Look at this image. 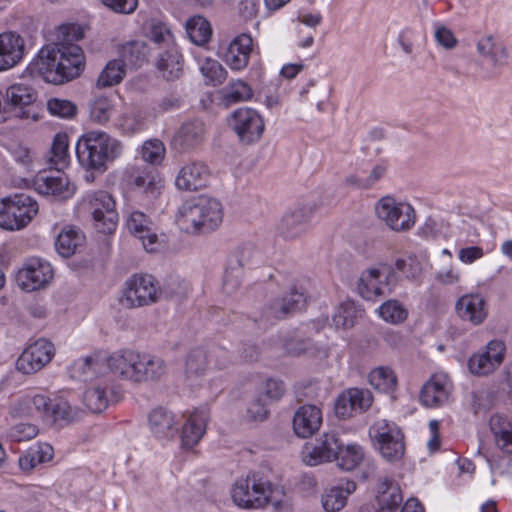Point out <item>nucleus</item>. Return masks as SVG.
<instances>
[{"label":"nucleus","mask_w":512,"mask_h":512,"mask_svg":"<svg viewBox=\"0 0 512 512\" xmlns=\"http://www.w3.org/2000/svg\"><path fill=\"white\" fill-rule=\"evenodd\" d=\"M157 68L168 81L180 78L183 74V59L176 46L166 49L157 61Z\"/></svg>","instance_id":"obj_38"},{"label":"nucleus","mask_w":512,"mask_h":512,"mask_svg":"<svg viewBox=\"0 0 512 512\" xmlns=\"http://www.w3.org/2000/svg\"><path fill=\"white\" fill-rule=\"evenodd\" d=\"M266 406L267 403L264 402L260 397L254 399L247 407V420L252 422H261L267 419L269 411Z\"/></svg>","instance_id":"obj_63"},{"label":"nucleus","mask_w":512,"mask_h":512,"mask_svg":"<svg viewBox=\"0 0 512 512\" xmlns=\"http://www.w3.org/2000/svg\"><path fill=\"white\" fill-rule=\"evenodd\" d=\"M210 170L202 162H190L179 170L175 185L179 190L197 191L208 185Z\"/></svg>","instance_id":"obj_25"},{"label":"nucleus","mask_w":512,"mask_h":512,"mask_svg":"<svg viewBox=\"0 0 512 512\" xmlns=\"http://www.w3.org/2000/svg\"><path fill=\"white\" fill-rule=\"evenodd\" d=\"M148 37L155 44L165 46L167 49L171 46H175L170 29L164 23L159 21L153 20L150 22Z\"/></svg>","instance_id":"obj_57"},{"label":"nucleus","mask_w":512,"mask_h":512,"mask_svg":"<svg viewBox=\"0 0 512 512\" xmlns=\"http://www.w3.org/2000/svg\"><path fill=\"white\" fill-rule=\"evenodd\" d=\"M36 97V91L31 86L17 83L7 88L4 95V104L6 110L10 108L19 118H31L36 121L38 117L33 111Z\"/></svg>","instance_id":"obj_16"},{"label":"nucleus","mask_w":512,"mask_h":512,"mask_svg":"<svg viewBox=\"0 0 512 512\" xmlns=\"http://www.w3.org/2000/svg\"><path fill=\"white\" fill-rule=\"evenodd\" d=\"M207 353L205 350L197 348L191 350L185 361V375L188 379H197L201 377L207 369Z\"/></svg>","instance_id":"obj_49"},{"label":"nucleus","mask_w":512,"mask_h":512,"mask_svg":"<svg viewBox=\"0 0 512 512\" xmlns=\"http://www.w3.org/2000/svg\"><path fill=\"white\" fill-rule=\"evenodd\" d=\"M387 166L383 163L372 167L367 176L352 174L346 177L345 183L356 189L368 190L373 188L386 174Z\"/></svg>","instance_id":"obj_47"},{"label":"nucleus","mask_w":512,"mask_h":512,"mask_svg":"<svg viewBox=\"0 0 512 512\" xmlns=\"http://www.w3.org/2000/svg\"><path fill=\"white\" fill-rule=\"evenodd\" d=\"M357 317V309L352 302L342 303L333 316V323L337 328H350Z\"/></svg>","instance_id":"obj_59"},{"label":"nucleus","mask_w":512,"mask_h":512,"mask_svg":"<svg viewBox=\"0 0 512 512\" xmlns=\"http://www.w3.org/2000/svg\"><path fill=\"white\" fill-rule=\"evenodd\" d=\"M35 190L42 195L52 196L57 200H65L73 196L75 188L70 184L62 170L40 173L34 179Z\"/></svg>","instance_id":"obj_18"},{"label":"nucleus","mask_w":512,"mask_h":512,"mask_svg":"<svg viewBox=\"0 0 512 512\" xmlns=\"http://www.w3.org/2000/svg\"><path fill=\"white\" fill-rule=\"evenodd\" d=\"M394 278V272L387 265L368 268L364 270L357 284V290L361 297L372 300L385 293L384 286L390 285V279Z\"/></svg>","instance_id":"obj_17"},{"label":"nucleus","mask_w":512,"mask_h":512,"mask_svg":"<svg viewBox=\"0 0 512 512\" xmlns=\"http://www.w3.org/2000/svg\"><path fill=\"white\" fill-rule=\"evenodd\" d=\"M311 213V208L306 206H297L290 209L283 215L278 225L279 233L288 239L300 236L306 230Z\"/></svg>","instance_id":"obj_31"},{"label":"nucleus","mask_w":512,"mask_h":512,"mask_svg":"<svg viewBox=\"0 0 512 512\" xmlns=\"http://www.w3.org/2000/svg\"><path fill=\"white\" fill-rule=\"evenodd\" d=\"M260 256L261 253L257 246L252 242H247L237 248L228 262L244 269L255 264L260 259Z\"/></svg>","instance_id":"obj_52"},{"label":"nucleus","mask_w":512,"mask_h":512,"mask_svg":"<svg viewBox=\"0 0 512 512\" xmlns=\"http://www.w3.org/2000/svg\"><path fill=\"white\" fill-rule=\"evenodd\" d=\"M199 65L200 72L207 85L217 86L226 80L227 71L217 60L205 58Z\"/></svg>","instance_id":"obj_51"},{"label":"nucleus","mask_w":512,"mask_h":512,"mask_svg":"<svg viewBox=\"0 0 512 512\" xmlns=\"http://www.w3.org/2000/svg\"><path fill=\"white\" fill-rule=\"evenodd\" d=\"M369 437L381 456L389 462L400 460L405 453L404 434L387 419L376 420L369 428Z\"/></svg>","instance_id":"obj_8"},{"label":"nucleus","mask_w":512,"mask_h":512,"mask_svg":"<svg viewBox=\"0 0 512 512\" xmlns=\"http://www.w3.org/2000/svg\"><path fill=\"white\" fill-rule=\"evenodd\" d=\"M252 95L253 91L249 84L242 80H236L225 88L223 100L227 105L236 104L248 101L251 99Z\"/></svg>","instance_id":"obj_54"},{"label":"nucleus","mask_w":512,"mask_h":512,"mask_svg":"<svg viewBox=\"0 0 512 512\" xmlns=\"http://www.w3.org/2000/svg\"><path fill=\"white\" fill-rule=\"evenodd\" d=\"M126 74V67L122 60L113 59L109 61L101 71L96 85L99 88L111 87L119 84Z\"/></svg>","instance_id":"obj_48"},{"label":"nucleus","mask_w":512,"mask_h":512,"mask_svg":"<svg viewBox=\"0 0 512 512\" xmlns=\"http://www.w3.org/2000/svg\"><path fill=\"white\" fill-rule=\"evenodd\" d=\"M38 432L39 430L34 424L18 423L10 428L8 436L14 442H22L33 439Z\"/></svg>","instance_id":"obj_62"},{"label":"nucleus","mask_w":512,"mask_h":512,"mask_svg":"<svg viewBox=\"0 0 512 512\" xmlns=\"http://www.w3.org/2000/svg\"><path fill=\"white\" fill-rule=\"evenodd\" d=\"M357 489L353 480L339 479L335 483L324 488L321 494V504L326 512H339L347 504L348 498Z\"/></svg>","instance_id":"obj_24"},{"label":"nucleus","mask_w":512,"mask_h":512,"mask_svg":"<svg viewBox=\"0 0 512 512\" xmlns=\"http://www.w3.org/2000/svg\"><path fill=\"white\" fill-rule=\"evenodd\" d=\"M343 441L335 431L324 432L314 444H306L302 458L305 464L317 466L332 462L337 457Z\"/></svg>","instance_id":"obj_13"},{"label":"nucleus","mask_w":512,"mask_h":512,"mask_svg":"<svg viewBox=\"0 0 512 512\" xmlns=\"http://www.w3.org/2000/svg\"><path fill=\"white\" fill-rule=\"evenodd\" d=\"M54 355L53 343L40 338L26 347L16 361V368L23 374H34L50 363Z\"/></svg>","instance_id":"obj_15"},{"label":"nucleus","mask_w":512,"mask_h":512,"mask_svg":"<svg viewBox=\"0 0 512 512\" xmlns=\"http://www.w3.org/2000/svg\"><path fill=\"white\" fill-rule=\"evenodd\" d=\"M364 459L362 447L356 443L341 445L340 451L335 458L337 466L344 471H352L357 468Z\"/></svg>","instance_id":"obj_44"},{"label":"nucleus","mask_w":512,"mask_h":512,"mask_svg":"<svg viewBox=\"0 0 512 512\" xmlns=\"http://www.w3.org/2000/svg\"><path fill=\"white\" fill-rule=\"evenodd\" d=\"M53 277L51 265L40 258L29 259L19 270L17 279L23 289L33 291L43 288Z\"/></svg>","instance_id":"obj_20"},{"label":"nucleus","mask_w":512,"mask_h":512,"mask_svg":"<svg viewBox=\"0 0 512 512\" xmlns=\"http://www.w3.org/2000/svg\"><path fill=\"white\" fill-rule=\"evenodd\" d=\"M372 402L373 397L369 390L350 388L337 397L334 411L340 419H347L370 408Z\"/></svg>","instance_id":"obj_19"},{"label":"nucleus","mask_w":512,"mask_h":512,"mask_svg":"<svg viewBox=\"0 0 512 512\" xmlns=\"http://www.w3.org/2000/svg\"><path fill=\"white\" fill-rule=\"evenodd\" d=\"M32 405L44 421L53 425H64L81 418V410L73 406L69 400L61 394L46 396L37 394L32 397Z\"/></svg>","instance_id":"obj_9"},{"label":"nucleus","mask_w":512,"mask_h":512,"mask_svg":"<svg viewBox=\"0 0 512 512\" xmlns=\"http://www.w3.org/2000/svg\"><path fill=\"white\" fill-rule=\"evenodd\" d=\"M456 311L461 319L473 325H480L486 319L487 305L479 294H467L456 302Z\"/></svg>","instance_id":"obj_33"},{"label":"nucleus","mask_w":512,"mask_h":512,"mask_svg":"<svg viewBox=\"0 0 512 512\" xmlns=\"http://www.w3.org/2000/svg\"><path fill=\"white\" fill-rule=\"evenodd\" d=\"M490 429L496 446L506 454H512V419L496 414L490 418Z\"/></svg>","instance_id":"obj_37"},{"label":"nucleus","mask_w":512,"mask_h":512,"mask_svg":"<svg viewBox=\"0 0 512 512\" xmlns=\"http://www.w3.org/2000/svg\"><path fill=\"white\" fill-rule=\"evenodd\" d=\"M39 206L31 196L19 193L0 201V227L6 230H20L37 215Z\"/></svg>","instance_id":"obj_7"},{"label":"nucleus","mask_w":512,"mask_h":512,"mask_svg":"<svg viewBox=\"0 0 512 512\" xmlns=\"http://www.w3.org/2000/svg\"><path fill=\"white\" fill-rule=\"evenodd\" d=\"M111 113L112 104L107 98H97L90 106V118L96 123H106L110 119Z\"/></svg>","instance_id":"obj_60"},{"label":"nucleus","mask_w":512,"mask_h":512,"mask_svg":"<svg viewBox=\"0 0 512 512\" xmlns=\"http://www.w3.org/2000/svg\"><path fill=\"white\" fill-rule=\"evenodd\" d=\"M106 362L116 377L134 384L159 381L167 372L162 358L134 349L117 350L107 357Z\"/></svg>","instance_id":"obj_2"},{"label":"nucleus","mask_w":512,"mask_h":512,"mask_svg":"<svg viewBox=\"0 0 512 512\" xmlns=\"http://www.w3.org/2000/svg\"><path fill=\"white\" fill-rule=\"evenodd\" d=\"M115 125L123 134L134 135L146 129L147 117L144 111L129 108L119 115Z\"/></svg>","instance_id":"obj_41"},{"label":"nucleus","mask_w":512,"mask_h":512,"mask_svg":"<svg viewBox=\"0 0 512 512\" xmlns=\"http://www.w3.org/2000/svg\"><path fill=\"white\" fill-rule=\"evenodd\" d=\"M243 269L228 262L223 280V289L227 294L236 292L242 284Z\"/></svg>","instance_id":"obj_61"},{"label":"nucleus","mask_w":512,"mask_h":512,"mask_svg":"<svg viewBox=\"0 0 512 512\" xmlns=\"http://www.w3.org/2000/svg\"><path fill=\"white\" fill-rule=\"evenodd\" d=\"M186 283L171 280L163 288L150 274H134L125 282L122 303L127 308H139L158 302L162 298L181 299L188 293Z\"/></svg>","instance_id":"obj_3"},{"label":"nucleus","mask_w":512,"mask_h":512,"mask_svg":"<svg viewBox=\"0 0 512 512\" xmlns=\"http://www.w3.org/2000/svg\"><path fill=\"white\" fill-rule=\"evenodd\" d=\"M148 424L151 433L160 440L172 439L178 433L179 423L176 415L163 407L150 412Z\"/></svg>","instance_id":"obj_30"},{"label":"nucleus","mask_w":512,"mask_h":512,"mask_svg":"<svg viewBox=\"0 0 512 512\" xmlns=\"http://www.w3.org/2000/svg\"><path fill=\"white\" fill-rule=\"evenodd\" d=\"M68 147V136L65 133L56 134L49 152L48 162L50 169L63 170L68 166Z\"/></svg>","instance_id":"obj_43"},{"label":"nucleus","mask_w":512,"mask_h":512,"mask_svg":"<svg viewBox=\"0 0 512 512\" xmlns=\"http://www.w3.org/2000/svg\"><path fill=\"white\" fill-rule=\"evenodd\" d=\"M377 512H395L403 500L400 486L393 479L384 477L377 486Z\"/></svg>","instance_id":"obj_35"},{"label":"nucleus","mask_w":512,"mask_h":512,"mask_svg":"<svg viewBox=\"0 0 512 512\" xmlns=\"http://www.w3.org/2000/svg\"><path fill=\"white\" fill-rule=\"evenodd\" d=\"M253 39L249 34L237 35L228 45L224 54V61L234 71L245 69L249 63L252 52Z\"/></svg>","instance_id":"obj_29"},{"label":"nucleus","mask_w":512,"mask_h":512,"mask_svg":"<svg viewBox=\"0 0 512 512\" xmlns=\"http://www.w3.org/2000/svg\"><path fill=\"white\" fill-rule=\"evenodd\" d=\"M84 241L85 236L79 229L67 226L57 236L55 248L59 255L69 258L84 244Z\"/></svg>","instance_id":"obj_39"},{"label":"nucleus","mask_w":512,"mask_h":512,"mask_svg":"<svg viewBox=\"0 0 512 512\" xmlns=\"http://www.w3.org/2000/svg\"><path fill=\"white\" fill-rule=\"evenodd\" d=\"M377 311L385 322L391 324H400L408 317V310L398 300L384 302Z\"/></svg>","instance_id":"obj_53"},{"label":"nucleus","mask_w":512,"mask_h":512,"mask_svg":"<svg viewBox=\"0 0 512 512\" xmlns=\"http://www.w3.org/2000/svg\"><path fill=\"white\" fill-rule=\"evenodd\" d=\"M451 390L449 377L444 373H436L423 385L419 400L425 407H438L449 401Z\"/></svg>","instance_id":"obj_21"},{"label":"nucleus","mask_w":512,"mask_h":512,"mask_svg":"<svg viewBox=\"0 0 512 512\" xmlns=\"http://www.w3.org/2000/svg\"><path fill=\"white\" fill-rule=\"evenodd\" d=\"M322 411L316 405L300 406L293 417V430L300 438H309L321 427Z\"/></svg>","instance_id":"obj_28"},{"label":"nucleus","mask_w":512,"mask_h":512,"mask_svg":"<svg viewBox=\"0 0 512 512\" xmlns=\"http://www.w3.org/2000/svg\"><path fill=\"white\" fill-rule=\"evenodd\" d=\"M186 33L196 45H205L211 38L212 28L210 23L202 16L196 15L189 18L185 25Z\"/></svg>","instance_id":"obj_45"},{"label":"nucleus","mask_w":512,"mask_h":512,"mask_svg":"<svg viewBox=\"0 0 512 512\" xmlns=\"http://www.w3.org/2000/svg\"><path fill=\"white\" fill-rule=\"evenodd\" d=\"M47 109L51 115L64 119H72L77 113V106L72 101L60 98L49 99Z\"/></svg>","instance_id":"obj_58"},{"label":"nucleus","mask_w":512,"mask_h":512,"mask_svg":"<svg viewBox=\"0 0 512 512\" xmlns=\"http://www.w3.org/2000/svg\"><path fill=\"white\" fill-rule=\"evenodd\" d=\"M230 125L244 144H253L262 137L265 129L261 115L252 108L242 107L231 114Z\"/></svg>","instance_id":"obj_12"},{"label":"nucleus","mask_w":512,"mask_h":512,"mask_svg":"<svg viewBox=\"0 0 512 512\" xmlns=\"http://www.w3.org/2000/svg\"><path fill=\"white\" fill-rule=\"evenodd\" d=\"M272 486L269 480L259 473H249L236 480L231 489L233 502L241 508L258 509L270 501Z\"/></svg>","instance_id":"obj_6"},{"label":"nucleus","mask_w":512,"mask_h":512,"mask_svg":"<svg viewBox=\"0 0 512 512\" xmlns=\"http://www.w3.org/2000/svg\"><path fill=\"white\" fill-rule=\"evenodd\" d=\"M375 213L391 230L406 232L416 222L414 208L406 202H399L390 196L382 197L375 204Z\"/></svg>","instance_id":"obj_10"},{"label":"nucleus","mask_w":512,"mask_h":512,"mask_svg":"<svg viewBox=\"0 0 512 512\" xmlns=\"http://www.w3.org/2000/svg\"><path fill=\"white\" fill-rule=\"evenodd\" d=\"M84 60L83 50L78 45H48L38 52L28 70L46 82L62 84L80 75L85 66Z\"/></svg>","instance_id":"obj_1"},{"label":"nucleus","mask_w":512,"mask_h":512,"mask_svg":"<svg viewBox=\"0 0 512 512\" xmlns=\"http://www.w3.org/2000/svg\"><path fill=\"white\" fill-rule=\"evenodd\" d=\"M434 27V37L439 45L445 49H452L457 45L458 41L449 28L440 23H435Z\"/></svg>","instance_id":"obj_64"},{"label":"nucleus","mask_w":512,"mask_h":512,"mask_svg":"<svg viewBox=\"0 0 512 512\" xmlns=\"http://www.w3.org/2000/svg\"><path fill=\"white\" fill-rule=\"evenodd\" d=\"M166 153L165 146L158 139H150L143 143L141 155L145 162L152 165H159L164 160Z\"/></svg>","instance_id":"obj_56"},{"label":"nucleus","mask_w":512,"mask_h":512,"mask_svg":"<svg viewBox=\"0 0 512 512\" xmlns=\"http://www.w3.org/2000/svg\"><path fill=\"white\" fill-rule=\"evenodd\" d=\"M222 219L221 203L217 199L205 196L183 203L177 214V221L184 229L201 233L215 230Z\"/></svg>","instance_id":"obj_5"},{"label":"nucleus","mask_w":512,"mask_h":512,"mask_svg":"<svg viewBox=\"0 0 512 512\" xmlns=\"http://www.w3.org/2000/svg\"><path fill=\"white\" fill-rule=\"evenodd\" d=\"M83 401L91 412L101 413L116 401V394L107 383H97L84 392Z\"/></svg>","instance_id":"obj_36"},{"label":"nucleus","mask_w":512,"mask_h":512,"mask_svg":"<svg viewBox=\"0 0 512 512\" xmlns=\"http://www.w3.org/2000/svg\"><path fill=\"white\" fill-rule=\"evenodd\" d=\"M101 367L97 356H86L75 360L69 367L70 376L80 381L93 379Z\"/></svg>","instance_id":"obj_46"},{"label":"nucleus","mask_w":512,"mask_h":512,"mask_svg":"<svg viewBox=\"0 0 512 512\" xmlns=\"http://www.w3.org/2000/svg\"><path fill=\"white\" fill-rule=\"evenodd\" d=\"M506 345L502 340L493 339L468 360V368L473 375L486 376L497 370L503 363Z\"/></svg>","instance_id":"obj_14"},{"label":"nucleus","mask_w":512,"mask_h":512,"mask_svg":"<svg viewBox=\"0 0 512 512\" xmlns=\"http://www.w3.org/2000/svg\"><path fill=\"white\" fill-rule=\"evenodd\" d=\"M131 178L133 186L146 197L147 202H152L161 194L163 182L154 169L134 168Z\"/></svg>","instance_id":"obj_32"},{"label":"nucleus","mask_w":512,"mask_h":512,"mask_svg":"<svg viewBox=\"0 0 512 512\" xmlns=\"http://www.w3.org/2000/svg\"><path fill=\"white\" fill-rule=\"evenodd\" d=\"M53 447L48 443H38L31 446L18 460L19 467L24 472H30L39 464L53 458Z\"/></svg>","instance_id":"obj_40"},{"label":"nucleus","mask_w":512,"mask_h":512,"mask_svg":"<svg viewBox=\"0 0 512 512\" xmlns=\"http://www.w3.org/2000/svg\"><path fill=\"white\" fill-rule=\"evenodd\" d=\"M208 419L209 412L206 408L196 409L188 416L181 431L183 446L191 448L200 441L205 433Z\"/></svg>","instance_id":"obj_34"},{"label":"nucleus","mask_w":512,"mask_h":512,"mask_svg":"<svg viewBox=\"0 0 512 512\" xmlns=\"http://www.w3.org/2000/svg\"><path fill=\"white\" fill-rule=\"evenodd\" d=\"M25 53V40L12 31L0 34V71H5L16 66Z\"/></svg>","instance_id":"obj_26"},{"label":"nucleus","mask_w":512,"mask_h":512,"mask_svg":"<svg viewBox=\"0 0 512 512\" xmlns=\"http://www.w3.org/2000/svg\"><path fill=\"white\" fill-rule=\"evenodd\" d=\"M123 152L122 143L108 133L93 130L84 133L76 143V156L86 170L103 173L107 163L119 158Z\"/></svg>","instance_id":"obj_4"},{"label":"nucleus","mask_w":512,"mask_h":512,"mask_svg":"<svg viewBox=\"0 0 512 512\" xmlns=\"http://www.w3.org/2000/svg\"><path fill=\"white\" fill-rule=\"evenodd\" d=\"M150 49L144 41L134 40L122 45L120 56L122 62L133 67H142L148 62Z\"/></svg>","instance_id":"obj_42"},{"label":"nucleus","mask_w":512,"mask_h":512,"mask_svg":"<svg viewBox=\"0 0 512 512\" xmlns=\"http://www.w3.org/2000/svg\"><path fill=\"white\" fill-rule=\"evenodd\" d=\"M84 205L91 213L97 229L104 233H112L117 226L119 216L114 198L106 191L88 193L84 197Z\"/></svg>","instance_id":"obj_11"},{"label":"nucleus","mask_w":512,"mask_h":512,"mask_svg":"<svg viewBox=\"0 0 512 512\" xmlns=\"http://www.w3.org/2000/svg\"><path fill=\"white\" fill-rule=\"evenodd\" d=\"M306 298L300 291L292 289L283 297L271 300L264 307L262 317L266 321L279 320L301 310L304 307Z\"/></svg>","instance_id":"obj_22"},{"label":"nucleus","mask_w":512,"mask_h":512,"mask_svg":"<svg viewBox=\"0 0 512 512\" xmlns=\"http://www.w3.org/2000/svg\"><path fill=\"white\" fill-rule=\"evenodd\" d=\"M369 383L379 391L391 392L396 388L397 377L391 368L380 366L370 372Z\"/></svg>","instance_id":"obj_50"},{"label":"nucleus","mask_w":512,"mask_h":512,"mask_svg":"<svg viewBox=\"0 0 512 512\" xmlns=\"http://www.w3.org/2000/svg\"><path fill=\"white\" fill-rule=\"evenodd\" d=\"M478 52L491 59L494 64H501L506 58V50L497 44L492 36H486L479 40L477 44Z\"/></svg>","instance_id":"obj_55"},{"label":"nucleus","mask_w":512,"mask_h":512,"mask_svg":"<svg viewBox=\"0 0 512 512\" xmlns=\"http://www.w3.org/2000/svg\"><path fill=\"white\" fill-rule=\"evenodd\" d=\"M205 126L200 120L183 123L175 132L171 140L173 149L179 152H188L198 147L204 141Z\"/></svg>","instance_id":"obj_27"},{"label":"nucleus","mask_w":512,"mask_h":512,"mask_svg":"<svg viewBox=\"0 0 512 512\" xmlns=\"http://www.w3.org/2000/svg\"><path fill=\"white\" fill-rule=\"evenodd\" d=\"M127 229L131 234L142 241L144 249L154 252L158 246V236L153 229L152 220L142 211L133 210L126 219Z\"/></svg>","instance_id":"obj_23"}]
</instances>
